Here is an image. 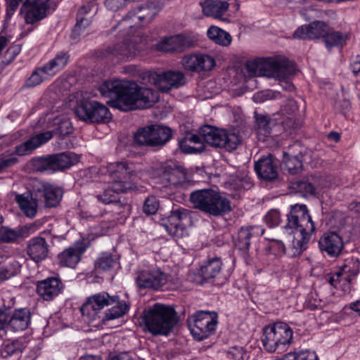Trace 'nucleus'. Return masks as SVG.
Returning a JSON list of instances; mask_svg holds the SVG:
<instances>
[{
    "label": "nucleus",
    "instance_id": "nucleus-1",
    "mask_svg": "<svg viewBox=\"0 0 360 360\" xmlns=\"http://www.w3.org/2000/svg\"><path fill=\"white\" fill-rule=\"evenodd\" d=\"M98 90L103 96L110 98L108 103L110 107L124 112L148 108L158 101L153 89L140 86L133 81L106 80Z\"/></svg>",
    "mask_w": 360,
    "mask_h": 360
},
{
    "label": "nucleus",
    "instance_id": "nucleus-2",
    "mask_svg": "<svg viewBox=\"0 0 360 360\" xmlns=\"http://www.w3.org/2000/svg\"><path fill=\"white\" fill-rule=\"evenodd\" d=\"M287 224L284 226L287 238H292V256L299 255L307 248L312 234L316 231L314 222L305 205L296 204L290 207L287 214Z\"/></svg>",
    "mask_w": 360,
    "mask_h": 360
},
{
    "label": "nucleus",
    "instance_id": "nucleus-3",
    "mask_svg": "<svg viewBox=\"0 0 360 360\" xmlns=\"http://www.w3.org/2000/svg\"><path fill=\"white\" fill-rule=\"evenodd\" d=\"M185 136L193 146L197 143L204 145L202 141H205L212 147L228 152L236 150L242 141L238 133L208 124L202 126L198 130V134L188 132Z\"/></svg>",
    "mask_w": 360,
    "mask_h": 360
},
{
    "label": "nucleus",
    "instance_id": "nucleus-4",
    "mask_svg": "<svg viewBox=\"0 0 360 360\" xmlns=\"http://www.w3.org/2000/svg\"><path fill=\"white\" fill-rule=\"evenodd\" d=\"M141 318L144 330L155 336L168 335L178 322L174 308L160 303L145 309Z\"/></svg>",
    "mask_w": 360,
    "mask_h": 360
},
{
    "label": "nucleus",
    "instance_id": "nucleus-5",
    "mask_svg": "<svg viewBox=\"0 0 360 360\" xmlns=\"http://www.w3.org/2000/svg\"><path fill=\"white\" fill-rule=\"evenodd\" d=\"M190 202L195 209L213 217L223 216L232 210L231 201L211 188L193 191Z\"/></svg>",
    "mask_w": 360,
    "mask_h": 360
},
{
    "label": "nucleus",
    "instance_id": "nucleus-6",
    "mask_svg": "<svg viewBox=\"0 0 360 360\" xmlns=\"http://www.w3.org/2000/svg\"><path fill=\"white\" fill-rule=\"evenodd\" d=\"M79 162V158L73 153L63 152L32 158L28 167L37 173L53 174L70 168Z\"/></svg>",
    "mask_w": 360,
    "mask_h": 360
},
{
    "label": "nucleus",
    "instance_id": "nucleus-7",
    "mask_svg": "<svg viewBox=\"0 0 360 360\" xmlns=\"http://www.w3.org/2000/svg\"><path fill=\"white\" fill-rule=\"evenodd\" d=\"M53 138L51 131L40 132L31 136L25 141L16 145L11 156L0 155V174L18 165L20 160L17 156L32 155L35 150L49 142Z\"/></svg>",
    "mask_w": 360,
    "mask_h": 360
},
{
    "label": "nucleus",
    "instance_id": "nucleus-8",
    "mask_svg": "<svg viewBox=\"0 0 360 360\" xmlns=\"http://www.w3.org/2000/svg\"><path fill=\"white\" fill-rule=\"evenodd\" d=\"M154 179L156 184L165 188H185L188 185L186 168L172 160L162 162L156 169Z\"/></svg>",
    "mask_w": 360,
    "mask_h": 360
},
{
    "label": "nucleus",
    "instance_id": "nucleus-9",
    "mask_svg": "<svg viewBox=\"0 0 360 360\" xmlns=\"http://www.w3.org/2000/svg\"><path fill=\"white\" fill-rule=\"evenodd\" d=\"M297 72L295 63L288 57L280 54L271 56V78L274 80L273 86L278 85L288 92L295 91L292 79Z\"/></svg>",
    "mask_w": 360,
    "mask_h": 360
},
{
    "label": "nucleus",
    "instance_id": "nucleus-10",
    "mask_svg": "<svg viewBox=\"0 0 360 360\" xmlns=\"http://www.w3.org/2000/svg\"><path fill=\"white\" fill-rule=\"evenodd\" d=\"M173 136L172 128L162 124H151L139 128L134 134V142L140 146L162 148Z\"/></svg>",
    "mask_w": 360,
    "mask_h": 360
},
{
    "label": "nucleus",
    "instance_id": "nucleus-11",
    "mask_svg": "<svg viewBox=\"0 0 360 360\" xmlns=\"http://www.w3.org/2000/svg\"><path fill=\"white\" fill-rule=\"evenodd\" d=\"M75 115L86 123H105L111 120L108 108L90 98L83 96L74 108Z\"/></svg>",
    "mask_w": 360,
    "mask_h": 360
},
{
    "label": "nucleus",
    "instance_id": "nucleus-12",
    "mask_svg": "<svg viewBox=\"0 0 360 360\" xmlns=\"http://www.w3.org/2000/svg\"><path fill=\"white\" fill-rule=\"evenodd\" d=\"M107 172L115 190L130 191L136 188L132 178L136 176L135 165L128 161L110 163Z\"/></svg>",
    "mask_w": 360,
    "mask_h": 360
},
{
    "label": "nucleus",
    "instance_id": "nucleus-13",
    "mask_svg": "<svg viewBox=\"0 0 360 360\" xmlns=\"http://www.w3.org/2000/svg\"><path fill=\"white\" fill-rule=\"evenodd\" d=\"M188 321L193 338L202 341L215 333L218 324V315L215 311H198Z\"/></svg>",
    "mask_w": 360,
    "mask_h": 360
},
{
    "label": "nucleus",
    "instance_id": "nucleus-14",
    "mask_svg": "<svg viewBox=\"0 0 360 360\" xmlns=\"http://www.w3.org/2000/svg\"><path fill=\"white\" fill-rule=\"evenodd\" d=\"M222 261L220 257H214L203 261L198 269L195 283L203 285L211 283L216 285H221L228 280V276L222 272Z\"/></svg>",
    "mask_w": 360,
    "mask_h": 360
},
{
    "label": "nucleus",
    "instance_id": "nucleus-15",
    "mask_svg": "<svg viewBox=\"0 0 360 360\" xmlns=\"http://www.w3.org/2000/svg\"><path fill=\"white\" fill-rule=\"evenodd\" d=\"M167 275L159 268L137 271L135 283L139 289L158 290L166 284Z\"/></svg>",
    "mask_w": 360,
    "mask_h": 360
},
{
    "label": "nucleus",
    "instance_id": "nucleus-16",
    "mask_svg": "<svg viewBox=\"0 0 360 360\" xmlns=\"http://www.w3.org/2000/svg\"><path fill=\"white\" fill-rule=\"evenodd\" d=\"M63 194L61 188L49 182H39L34 186V195L38 196L39 201L44 202L46 207H57L60 204Z\"/></svg>",
    "mask_w": 360,
    "mask_h": 360
},
{
    "label": "nucleus",
    "instance_id": "nucleus-17",
    "mask_svg": "<svg viewBox=\"0 0 360 360\" xmlns=\"http://www.w3.org/2000/svg\"><path fill=\"white\" fill-rule=\"evenodd\" d=\"M88 247L89 243H86L84 240L75 243L72 246L65 248L58 255V264L60 266L75 268Z\"/></svg>",
    "mask_w": 360,
    "mask_h": 360
},
{
    "label": "nucleus",
    "instance_id": "nucleus-18",
    "mask_svg": "<svg viewBox=\"0 0 360 360\" xmlns=\"http://www.w3.org/2000/svg\"><path fill=\"white\" fill-rule=\"evenodd\" d=\"M115 297L110 296L106 292H101L91 295L81 307L82 315L94 319L98 312L105 307L113 304Z\"/></svg>",
    "mask_w": 360,
    "mask_h": 360
},
{
    "label": "nucleus",
    "instance_id": "nucleus-19",
    "mask_svg": "<svg viewBox=\"0 0 360 360\" xmlns=\"http://www.w3.org/2000/svg\"><path fill=\"white\" fill-rule=\"evenodd\" d=\"M64 284L58 277L51 276L36 283V292L44 300L50 302L61 294Z\"/></svg>",
    "mask_w": 360,
    "mask_h": 360
},
{
    "label": "nucleus",
    "instance_id": "nucleus-20",
    "mask_svg": "<svg viewBox=\"0 0 360 360\" xmlns=\"http://www.w3.org/2000/svg\"><path fill=\"white\" fill-rule=\"evenodd\" d=\"M193 41L183 34L162 37L155 44L157 50L165 52L181 53L193 46Z\"/></svg>",
    "mask_w": 360,
    "mask_h": 360
},
{
    "label": "nucleus",
    "instance_id": "nucleus-21",
    "mask_svg": "<svg viewBox=\"0 0 360 360\" xmlns=\"http://www.w3.org/2000/svg\"><path fill=\"white\" fill-rule=\"evenodd\" d=\"M50 0H26L21 8L25 9V21L27 24L33 25L41 20L47 15Z\"/></svg>",
    "mask_w": 360,
    "mask_h": 360
},
{
    "label": "nucleus",
    "instance_id": "nucleus-22",
    "mask_svg": "<svg viewBox=\"0 0 360 360\" xmlns=\"http://www.w3.org/2000/svg\"><path fill=\"white\" fill-rule=\"evenodd\" d=\"M161 10L162 5L159 1H148L129 11L123 18V21L136 17L143 24H148L153 21Z\"/></svg>",
    "mask_w": 360,
    "mask_h": 360
},
{
    "label": "nucleus",
    "instance_id": "nucleus-23",
    "mask_svg": "<svg viewBox=\"0 0 360 360\" xmlns=\"http://www.w3.org/2000/svg\"><path fill=\"white\" fill-rule=\"evenodd\" d=\"M39 229L37 223L27 224L14 229L6 226L0 227V242L13 243L27 238Z\"/></svg>",
    "mask_w": 360,
    "mask_h": 360
},
{
    "label": "nucleus",
    "instance_id": "nucleus-24",
    "mask_svg": "<svg viewBox=\"0 0 360 360\" xmlns=\"http://www.w3.org/2000/svg\"><path fill=\"white\" fill-rule=\"evenodd\" d=\"M184 68L191 72H200L210 71L216 65L213 57L207 54H189L185 56L182 59Z\"/></svg>",
    "mask_w": 360,
    "mask_h": 360
},
{
    "label": "nucleus",
    "instance_id": "nucleus-25",
    "mask_svg": "<svg viewBox=\"0 0 360 360\" xmlns=\"http://www.w3.org/2000/svg\"><path fill=\"white\" fill-rule=\"evenodd\" d=\"M319 247L322 253L329 257H338L342 252L344 244L342 237L335 231H329L323 234L319 240Z\"/></svg>",
    "mask_w": 360,
    "mask_h": 360
},
{
    "label": "nucleus",
    "instance_id": "nucleus-26",
    "mask_svg": "<svg viewBox=\"0 0 360 360\" xmlns=\"http://www.w3.org/2000/svg\"><path fill=\"white\" fill-rule=\"evenodd\" d=\"M264 229L259 226L241 227L235 240V247L240 252V255L247 259L249 256L250 239L255 235L262 236Z\"/></svg>",
    "mask_w": 360,
    "mask_h": 360
},
{
    "label": "nucleus",
    "instance_id": "nucleus-27",
    "mask_svg": "<svg viewBox=\"0 0 360 360\" xmlns=\"http://www.w3.org/2000/svg\"><path fill=\"white\" fill-rule=\"evenodd\" d=\"M328 25L323 21H314L299 27L293 33V37L302 39H323Z\"/></svg>",
    "mask_w": 360,
    "mask_h": 360
},
{
    "label": "nucleus",
    "instance_id": "nucleus-28",
    "mask_svg": "<svg viewBox=\"0 0 360 360\" xmlns=\"http://www.w3.org/2000/svg\"><path fill=\"white\" fill-rule=\"evenodd\" d=\"M32 312L28 307L9 309L8 330L13 332H22L31 324Z\"/></svg>",
    "mask_w": 360,
    "mask_h": 360
},
{
    "label": "nucleus",
    "instance_id": "nucleus-29",
    "mask_svg": "<svg viewBox=\"0 0 360 360\" xmlns=\"http://www.w3.org/2000/svg\"><path fill=\"white\" fill-rule=\"evenodd\" d=\"M186 83L184 74L179 71H167L158 75L156 85L165 93L169 92L173 88H178Z\"/></svg>",
    "mask_w": 360,
    "mask_h": 360
},
{
    "label": "nucleus",
    "instance_id": "nucleus-30",
    "mask_svg": "<svg viewBox=\"0 0 360 360\" xmlns=\"http://www.w3.org/2000/svg\"><path fill=\"white\" fill-rule=\"evenodd\" d=\"M98 57L109 60L112 63H118L132 58L134 55L129 44L121 43L101 50Z\"/></svg>",
    "mask_w": 360,
    "mask_h": 360
},
{
    "label": "nucleus",
    "instance_id": "nucleus-31",
    "mask_svg": "<svg viewBox=\"0 0 360 360\" xmlns=\"http://www.w3.org/2000/svg\"><path fill=\"white\" fill-rule=\"evenodd\" d=\"M49 245L45 238L38 236L32 238L26 248L27 255L35 262L44 260L49 255Z\"/></svg>",
    "mask_w": 360,
    "mask_h": 360
},
{
    "label": "nucleus",
    "instance_id": "nucleus-32",
    "mask_svg": "<svg viewBox=\"0 0 360 360\" xmlns=\"http://www.w3.org/2000/svg\"><path fill=\"white\" fill-rule=\"evenodd\" d=\"M15 201L27 217L33 218L36 216L39 199L34 195V189L29 193L16 195Z\"/></svg>",
    "mask_w": 360,
    "mask_h": 360
},
{
    "label": "nucleus",
    "instance_id": "nucleus-33",
    "mask_svg": "<svg viewBox=\"0 0 360 360\" xmlns=\"http://www.w3.org/2000/svg\"><path fill=\"white\" fill-rule=\"evenodd\" d=\"M245 69L250 77H270V57L255 58L245 63Z\"/></svg>",
    "mask_w": 360,
    "mask_h": 360
},
{
    "label": "nucleus",
    "instance_id": "nucleus-34",
    "mask_svg": "<svg viewBox=\"0 0 360 360\" xmlns=\"http://www.w3.org/2000/svg\"><path fill=\"white\" fill-rule=\"evenodd\" d=\"M120 264V255L115 252H102L94 261V269L101 273L109 271Z\"/></svg>",
    "mask_w": 360,
    "mask_h": 360
},
{
    "label": "nucleus",
    "instance_id": "nucleus-35",
    "mask_svg": "<svg viewBox=\"0 0 360 360\" xmlns=\"http://www.w3.org/2000/svg\"><path fill=\"white\" fill-rule=\"evenodd\" d=\"M360 271V260L358 258L350 257L345 259L337 271L338 276H343L344 281L351 283L358 275Z\"/></svg>",
    "mask_w": 360,
    "mask_h": 360
},
{
    "label": "nucleus",
    "instance_id": "nucleus-36",
    "mask_svg": "<svg viewBox=\"0 0 360 360\" xmlns=\"http://www.w3.org/2000/svg\"><path fill=\"white\" fill-rule=\"evenodd\" d=\"M200 6L205 16L219 18L227 11L229 4L226 1L204 0L200 2Z\"/></svg>",
    "mask_w": 360,
    "mask_h": 360
},
{
    "label": "nucleus",
    "instance_id": "nucleus-37",
    "mask_svg": "<svg viewBox=\"0 0 360 360\" xmlns=\"http://www.w3.org/2000/svg\"><path fill=\"white\" fill-rule=\"evenodd\" d=\"M116 299H113V305L109 309L102 318V321L105 323L108 321L114 320L124 316L129 310L130 302L125 300H120L119 296L115 295Z\"/></svg>",
    "mask_w": 360,
    "mask_h": 360
},
{
    "label": "nucleus",
    "instance_id": "nucleus-38",
    "mask_svg": "<svg viewBox=\"0 0 360 360\" xmlns=\"http://www.w3.org/2000/svg\"><path fill=\"white\" fill-rule=\"evenodd\" d=\"M26 347L25 341L18 338L15 340H6L4 341L0 347V356L7 359L13 355H20Z\"/></svg>",
    "mask_w": 360,
    "mask_h": 360
},
{
    "label": "nucleus",
    "instance_id": "nucleus-39",
    "mask_svg": "<svg viewBox=\"0 0 360 360\" xmlns=\"http://www.w3.org/2000/svg\"><path fill=\"white\" fill-rule=\"evenodd\" d=\"M20 264L13 259L0 257V283L17 275L20 271Z\"/></svg>",
    "mask_w": 360,
    "mask_h": 360
},
{
    "label": "nucleus",
    "instance_id": "nucleus-40",
    "mask_svg": "<svg viewBox=\"0 0 360 360\" xmlns=\"http://www.w3.org/2000/svg\"><path fill=\"white\" fill-rule=\"evenodd\" d=\"M255 130L259 141H266L270 137V119L267 115L254 112Z\"/></svg>",
    "mask_w": 360,
    "mask_h": 360
},
{
    "label": "nucleus",
    "instance_id": "nucleus-41",
    "mask_svg": "<svg viewBox=\"0 0 360 360\" xmlns=\"http://www.w3.org/2000/svg\"><path fill=\"white\" fill-rule=\"evenodd\" d=\"M347 39V34L335 31L328 26L322 41L326 49L330 51L333 47H343L346 44Z\"/></svg>",
    "mask_w": 360,
    "mask_h": 360
},
{
    "label": "nucleus",
    "instance_id": "nucleus-42",
    "mask_svg": "<svg viewBox=\"0 0 360 360\" xmlns=\"http://www.w3.org/2000/svg\"><path fill=\"white\" fill-rule=\"evenodd\" d=\"M70 54L68 51L58 52L53 58L44 63L46 70L52 77L60 72L69 63Z\"/></svg>",
    "mask_w": 360,
    "mask_h": 360
},
{
    "label": "nucleus",
    "instance_id": "nucleus-43",
    "mask_svg": "<svg viewBox=\"0 0 360 360\" xmlns=\"http://www.w3.org/2000/svg\"><path fill=\"white\" fill-rule=\"evenodd\" d=\"M207 36L209 39L216 44L224 47L229 46L232 41V37L228 32L214 25H212L208 28Z\"/></svg>",
    "mask_w": 360,
    "mask_h": 360
},
{
    "label": "nucleus",
    "instance_id": "nucleus-44",
    "mask_svg": "<svg viewBox=\"0 0 360 360\" xmlns=\"http://www.w3.org/2000/svg\"><path fill=\"white\" fill-rule=\"evenodd\" d=\"M273 340L276 342H291L292 330L290 326L283 322H277L271 327Z\"/></svg>",
    "mask_w": 360,
    "mask_h": 360
},
{
    "label": "nucleus",
    "instance_id": "nucleus-45",
    "mask_svg": "<svg viewBox=\"0 0 360 360\" xmlns=\"http://www.w3.org/2000/svg\"><path fill=\"white\" fill-rule=\"evenodd\" d=\"M53 77L46 70L44 65L34 70L31 75L25 80L24 86L32 88L41 84L44 81Z\"/></svg>",
    "mask_w": 360,
    "mask_h": 360
},
{
    "label": "nucleus",
    "instance_id": "nucleus-46",
    "mask_svg": "<svg viewBox=\"0 0 360 360\" xmlns=\"http://www.w3.org/2000/svg\"><path fill=\"white\" fill-rule=\"evenodd\" d=\"M323 187V186L318 182L317 180H314L313 182L297 181L292 184V188L304 196L315 195L316 191Z\"/></svg>",
    "mask_w": 360,
    "mask_h": 360
},
{
    "label": "nucleus",
    "instance_id": "nucleus-47",
    "mask_svg": "<svg viewBox=\"0 0 360 360\" xmlns=\"http://www.w3.org/2000/svg\"><path fill=\"white\" fill-rule=\"evenodd\" d=\"M284 164L289 173L296 174L302 170V156L294 155L290 151L283 152Z\"/></svg>",
    "mask_w": 360,
    "mask_h": 360
},
{
    "label": "nucleus",
    "instance_id": "nucleus-48",
    "mask_svg": "<svg viewBox=\"0 0 360 360\" xmlns=\"http://www.w3.org/2000/svg\"><path fill=\"white\" fill-rule=\"evenodd\" d=\"M190 211L184 207L172 209L167 217V221L175 229H181V222L189 217Z\"/></svg>",
    "mask_w": 360,
    "mask_h": 360
},
{
    "label": "nucleus",
    "instance_id": "nucleus-49",
    "mask_svg": "<svg viewBox=\"0 0 360 360\" xmlns=\"http://www.w3.org/2000/svg\"><path fill=\"white\" fill-rule=\"evenodd\" d=\"M255 170L259 179L270 181V153L255 162Z\"/></svg>",
    "mask_w": 360,
    "mask_h": 360
},
{
    "label": "nucleus",
    "instance_id": "nucleus-50",
    "mask_svg": "<svg viewBox=\"0 0 360 360\" xmlns=\"http://www.w3.org/2000/svg\"><path fill=\"white\" fill-rule=\"evenodd\" d=\"M127 193H128V191H120L115 190L113 187V184L110 183L107 188L96 195V198L98 202L104 205H109L115 202V199L117 197L116 194Z\"/></svg>",
    "mask_w": 360,
    "mask_h": 360
},
{
    "label": "nucleus",
    "instance_id": "nucleus-51",
    "mask_svg": "<svg viewBox=\"0 0 360 360\" xmlns=\"http://www.w3.org/2000/svg\"><path fill=\"white\" fill-rule=\"evenodd\" d=\"M271 360H319L314 352L309 351L300 352L299 353H288L284 355L271 356Z\"/></svg>",
    "mask_w": 360,
    "mask_h": 360
},
{
    "label": "nucleus",
    "instance_id": "nucleus-52",
    "mask_svg": "<svg viewBox=\"0 0 360 360\" xmlns=\"http://www.w3.org/2000/svg\"><path fill=\"white\" fill-rule=\"evenodd\" d=\"M90 24V18H85L84 16H77V22L72 30L70 37L72 39L78 38Z\"/></svg>",
    "mask_w": 360,
    "mask_h": 360
},
{
    "label": "nucleus",
    "instance_id": "nucleus-53",
    "mask_svg": "<svg viewBox=\"0 0 360 360\" xmlns=\"http://www.w3.org/2000/svg\"><path fill=\"white\" fill-rule=\"evenodd\" d=\"M179 147L185 154H198L205 150V145L199 147H195L192 143H189L188 139L186 136L179 140Z\"/></svg>",
    "mask_w": 360,
    "mask_h": 360
},
{
    "label": "nucleus",
    "instance_id": "nucleus-54",
    "mask_svg": "<svg viewBox=\"0 0 360 360\" xmlns=\"http://www.w3.org/2000/svg\"><path fill=\"white\" fill-rule=\"evenodd\" d=\"M159 208V200L154 195L148 196L144 201L143 212L147 215L154 214Z\"/></svg>",
    "mask_w": 360,
    "mask_h": 360
},
{
    "label": "nucleus",
    "instance_id": "nucleus-55",
    "mask_svg": "<svg viewBox=\"0 0 360 360\" xmlns=\"http://www.w3.org/2000/svg\"><path fill=\"white\" fill-rule=\"evenodd\" d=\"M112 205L116 207V212L117 214H122L123 216L129 214L131 206L126 198L117 196Z\"/></svg>",
    "mask_w": 360,
    "mask_h": 360
},
{
    "label": "nucleus",
    "instance_id": "nucleus-56",
    "mask_svg": "<svg viewBox=\"0 0 360 360\" xmlns=\"http://www.w3.org/2000/svg\"><path fill=\"white\" fill-rule=\"evenodd\" d=\"M226 357L231 360H243L246 351L241 346L230 347L226 352Z\"/></svg>",
    "mask_w": 360,
    "mask_h": 360
},
{
    "label": "nucleus",
    "instance_id": "nucleus-57",
    "mask_svg": "<svg viewBox=\"0 0 360 360\" xmlns=\"http://www.w3.org/2000/svg\"><path fill=\"white\" fill-rule=\"evenodd\" d=\"M9 309L5 304L0 307V331L8 329Z\"/></svg>",
    "mask_w": 360,
    "mask_h": 360
},
{
    "label": "nucleus",
    "instance_id": "nucleus-58",
    "mask_svg": "<svg viewBox=\"0 0 360 360\" xmlns=\"http://www.w3.org/2000/svg\"><path fill=\"white\" fill-rule=\"evenodd\" d=\"M130 0H105V6L112 11L124 8Z\"/></svg>",
    "mask_w": 360,
    "mask_h": 360
},
{
    "label": "nucleus",
    "instance_id": "nucleus-59",
    "mask_svg": "<svg viewBox=\"0 0 360 360\" xmlns=\"http://www.w3.org/2000/svg\"><path fill=\"white\" fill-rule=\"evenodd\" d=\"M285 252V246L281 240L271 238V253L281 256Z\"/></svg>",
    "mask_w": 360,
    "mask_h": 360
},
{
    "label": "nucleus",
    "instance_id": "nucleus-60",
    "mask_svg": "<svg viewBox=\"0 0 360 360\" xmlns=\"http://www.w3.org/2000/svg\"><path fill=\"white\" fill-rule=\"evenodd\" d=\"M6 15L11 17L17 10L20 3L22 0H6Z\"/></svg>",
    "mask_w": 360,
    "mask_h": 360
},
{
    "label": "nucleus",
    "instance_id": "nucleus-61",
    "mask_svg": "<svg viewBox=\"0 0 360 360\" xmlns=\"http://www.w3.org/2000/svg\"><path fill=\"white\" fill-rule=\"evenodd\" d=\"M22 45L20 44L11 45L6 51V54L9 56V61L13 60L20 53Z\"/></svg>",
    "mask_w": 360,
    "mask_h": 360
},
{
    "label": "nucleus",
    "instance_id": "nucleus-62",
    "mask_svg": "<svg viewBox=\"0 0 360 360\" xmlns=\"http://www.w3.org/2000/svg\"><path fill=\"white\" fill-rule=\"evenodd\" d=\"M270 96L269 90H263L255 93L252 97V100L255 103H263L267 101Z\"/></svg>",
    "mask_w": 360,
    "mask_h": 360
},
{
    "label": "nucleus",
    "instance_id": "nucleus-63",
    "mask_svg": "<svg viewBox=\"0 0 360 360\" xmlns=\"http://www.w3.org/2000/svg\"><path fill=\"white\" fill-rule=\"evenodd\" d=\"M270 328V324L266 325L263 328V334L261 338V342L262 343V346L264 349H265L267 352H270V345H269V338L268 336V330Z\"/></svg>",
    "mask_w": 360,
    "mask_h": 360
},
{
    "label": "nucleus",
    "instance_id": "nucleus-64",
    "mask_svg": "<svg viewBox=\"0 0 360 360\" xmlns=\"http://www.w3.org/2000/svg\"><path fill=\"white\" fill-rule=\"evenodd\" d=\"M350 68L354 73V75H357V74L360 72V56L356 55L353 61L350 64Z\"/></svg>",
    "mask_w": 360,
    "mask_h": 360
}]
</instances>
